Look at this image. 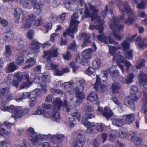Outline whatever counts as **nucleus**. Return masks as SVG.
Masks as SVG:
<instances>
[{"label":"nucleus","mask_w":147,"mask_h":147,"mask_svg":"<svg viewBox=\"0 0 147 147\" xmlns=\"http://www.w3.org/2000/svg\"><path fill=\"white\" fill-rule=\"evenodd\" d=\"M124 19L123 16H120L119 18H114L113 21L110 24V27L112 29V32L109 37L107 38L104 34H102L98 36V39L105 43L108 44L109 42L110 44L118 45V42L115 41L111 37V36H113L117 40H121L123 38L122 34L118 32L121 30L124 27L123 25L120 24L119 22L123 20Z\"/></svg>","instance_id":"f257e3e1"},{"label":"nucleus","mask_w":147,"mask_h":147,"mask_svg":"<svg viewBox=\"0 0 147 147\" xmlns=\"http://www.w3.org/2000/svg\"><path fill=\"white\" fill-rule=\"evenodd\" d=\"M85 16L82 17V19L85 18H90L92 23L90 24L89 29L91 30L94 29L98 30L100 34L102 33L103 31V24L104 23L102 19L98 16V9L90 3L85 4Z\"/></svg>","instance_id":"f03ea898"},{"label":"nucleus","mask_w":147,"mask_h":147,"mask_svg":"<svg viewBox=\"0 0 147 147\" xmlns=\"http://www.w3.org/2000/svg\"><path fill=\"white\" fill-rule=\"evenodd\" d=\"M109 49V53L113 56V60L117 63V65L120 67L123 73L125 71L124 66L122 63L124 64L126 67L127 73L129 69V67L131 66V64L127 60H124L123 57L120 54L119 51H118L116 54L114 53L117 50L120 49L119 46L114 47L111 45L108 46Z\"/></svg>","instance_id":"7ed1b4c3"},{"label":"nucleus","mask_w":147,"mask_h":147,"mask_svg":"<svg viewBox=\"0 0 147 147\" xmlns=\"http://www.w3.org/2000/svg\"><path fill=\"white\" fill-rule=\"evenodd\" d=\"M139 82L141 88L144 90L142 92L144 97L142 101L144 107V113L147 114V74L140 71L138 76Z\"/></svg>","instance_id":"20e7f679"},{"label":"nucleus","mask_w":147,"mask_h":147,"mask_svg":"<svg viewBox=\"0 0 147 147\" xmlns=\"http://www.w3.org/2000/svg\"><path fill=\"white\" fill-rule=\"evenodd\" d=\"M78 17V14L76 13H74L71 16L69 27L63 33V36L64 37H66L67 35H68L72 38H74L73 34L77 31L78 25L80 22L77 20Z\"/></svg>","instance_id":"39448f33"},{"label":"nucleus","mask_w":147,"mask_h":147,"mask_svg":"<svg viewBox=\"0 0 147 147\" xmlns=\"http://www.w3.org/2000/svg\"><path fill=\"white\" fill-rule=\"evenodd\" d=\"M131 96L126 98L125 103L134 110L135 107L134 101L138 99L140 97L142 94L138 91V88L136 86H133L131 87Z\"/></svg>","instance_id":"423d86ee"},{"label":"nucleus","mask_w":147,"mask_h":147,"mask_svg":"<svg viewBox=\"0 0 147 147\" xmlns=\"http://www.w3.org/2000/svg\"><path fill=\"white\" fill-rule=\"evenodd\" d=\"M119 10L123 12H126L128 15V17L127 19L125 21V23L127 24H131L133 23L137 19L133 11L130 9V7L126 2L121 3L119 7Z\"/></svg>","instance_id":"0eeeda50"},{"label":"nucleus","mask_w":147,"mask_h":147,"mask_svg":"<svg viewBox=\"0 0 147 147\" xmlns=\"http://www.w3.org/2000/svg\"><path fill=\"white\" fill-rule=\"evenodd\" d=\"M53 104L54 106L53 108V112L51 115V118L54 121L58 122L60 121V117L59 113L57 110L61 109V108L65 107V106L59 98H56L53 102Z\"/></svg>","instance_id":"6e6552de"},{"label":"nucleus","mask_w":147,"mask_h":147,"mask_svg":"<svg viewBox=\"0 0 147 147\" xmlns=\"http://www.w3.org/2000/svg\"><path fill=\"white\" fill-rule=\"evenodd\" d=\"M27 133L29 135V139L32 142V144L36 145L39 144V141L42 138L40 137V135H38L32 127H30L27 129Z\"/></svg>","instance_id":"1a4fd4ad"},{"label":"nucleus","mask_w":147,"mask_h":147,"mask_svg":"<svg viewBox=\"0 0 147 147\" xmlns=\"http://www.w3.org/2000/svg\"><path fill=\"white\" fill-rule=\"evenodd\" d=\"M64 105L66 109V111L71 112V114L72 116V117H71L75 118V119H76L78 122H79L80 121L81 115L78 111L75 108H71L69 107H67V101L65 100H64Z\"/></svg>","instance_id":"9d476101"},{"label":"nucleus","mask_w":147,"mask_h":147,"mask_svg":"<svg viewBox=\"0 0 147 147\" xmlns=\"http://www.w3.org/2000/svg\"><path fill=\"white\" fill-rule=\"evenodd\" d=\"M9 93V88L6 83L3 82L0 84V99H1Z\"/></svg>","instance_id":"9b49d317"},{"label":"nucleus","mask_w":147,"mask_h":147,"mask_svg":"<svg viewBox=\"0 0 147 147\" xmlns=\"http://www.w3.org/2000/svg\"><path fill=\"white\" fill-rule=\"evenodd\" d=\"M44 55L42 56V57H47L48 61L50 60L51 58L57 57L58 55L57 49L56 48L45 51L44 52Z\"/></svg>","instance_id":"f8f14e48"},{"label":"nucleus","mask_w":147,"mask_h":147,"mask_svg":"<svg viewBox=\"0 0 147 147\" xmlns=\"http://www.w3.org/2000/svg\"><path fill=\"white\" fill-rule=\"evenodd\" d=\"M58 65L54 64L52 62H49L47 64V68L49 70H53L54 74L58 76H62L63 74L58 69Z\"/></svg>","instance_id":"ddd939ff"},{"label":"nucleus","mask_w":147,"mask_h":147,"mask_svg":"<svg viewBox=\"0 0 147 147\" xmlns=\"http://www.w3.org/2000/svg\"><path fill=\"white\" fill-rule=\"evenodd\" d=\"M98 111L100 112H103L102 115L108 120L113 115L112 111L109 107H104V110L102 107H99L98 109Z\"/></svg>","instance_id":"4468645a"},{"label":"nucleus","mask_w":147,"mask_h":147,"mask_svg":"<svg viewBox=\"0 0 147 147\" xmlns=\"http://www.w3.org/2000/svg\"><path fill=\"white\" fill-rule=\"evenodd\" d=\"M26 110H22L21 107H16L15 110L12 114V116L15 118L17 119L21 117L23 115H24L26 113L25 112Z\"/></svg>","instance_id":"2eb2a0df"},{"label":"nucleus","mask_w":147,"mask_h":147,"mask_svg":"<svg viewBox=\"0 0 147 147\" xmlns=\"http://www.w3.org/2000/svg\"><path fill=\"white\" fill-rule=\"evenodd\" d=\"M41 44L35 40H33L30 45V48L34 52L38 53L40 51Z\"/></svg>","instance_id":"dca6fc26"},{"label":"nucleus","mask_w":147,"mask_h":147,"mask_svg":"<svg viewBox=\"0 0 147 147\" xmlns=\"http://www.w3.org/2000/svg\"><path fill=\"white\" fill-rule=\"evenodd\" d=\"M82 123L88 128L87 132L90 134H92L94 131V123H91L88 121H86V119L83 118L81 121Z\"/></svg>","instance_id":"f3484780"},{"label":"nucleus","mask_w":147,"mask_h":147,"mask_svg":"<svg viewBox=\"0 0 147 147\" xmlns=\"http://www.w3.org/2000/svg\"><path fill=\"white\" fill-rule=\"evenodd\" d=\"M82 37L84 38L83 43L81 47H82L88 46L91 43V41L90 39V35L85 33L82 34Z\"/></svg>","instance_id":"a211bd4d"},{"label":"nucleus","mask_w":147,"mask_h":147,"mask_svg":"<svg viewBox=\"0 0 147 147\" xmlns=\"http://www.w3.org/2000/svg\"><path fill=\"white\" fill-rule=\"evenodd\" d=\"M76 97L77 98L76 103L77 105H79L82 102L83 100L85 98V95L83 91L75 92Z\"/></svg>","instance_id":"6ab92c4d"},{"label":"nucleus","mask_w":147,"mask_h":147,"mask_svg":"<svg viewBox=\"0 0 147 147\" xmlns=\"http://www.w3.org/2000/svg\"><path fill=\"white\" fill-rule=\"evenodd\" d=\"M93 52L92 49L90 48L84 51L82 54L83 59H88L91 58V53Z\"/></svg>","instance_id":"aec40b11"},{"label":"nucleus","mask_w":147,"mask_h":147,"mask_svg":"<svg viewBox=\"0 0 147 147\" xmlns=\"http://www.w3.org/2000/svg\"><path fill=\"white\" fill-rule=\"evenodd\" d=\"M34 1L32 4V6L34 4V11L35 14H39L42 11V5L41 4L37 3L36 0Z\"/></svg>","instance_id":"412c9836"},{"label":"nucleus","mask_w":147,"mask_h":147,"mask_svg":"<svg viewBox=\"0 0 147 147\" xmlns=\"http://www.w3.org/2000/svg\"><path fill=\"white\" fill-rule=\"evenodd\" d=\"M20 3L24 8L29 9L32 7V4L34 2V0H20Z\"/></svg>","instance_id":"4be33fe9"},{"label":"nucleus","mask_w":147,"mask_h":147,"mask_svg":"<svg viewBox=\"0 0 147 147\" xmlns=\"http://www.w3.org/2000/svg\"><path fill=\"white\" fill-rule=\"evenodd\" d=\"M23 13L22 9L19 8L13 9L14 19L16 22H18L20 18V16Z\"/></svg>","instance_id":"5701e85b"},{"label":"nucleus","mask_w":147,"mask_h":147,"mask_svg":"<svg viewBox=\"0 0 147 147\" xmlns=\"http://www.w3.org/2000/svg\"><path fill=\"white\" fill-rule=\"evenodd\" d=\"M36 94V90L33 91L31 92H25L23 93L22 96L21 98H19L16 99V100L18 102H20L22 101V100L26 98H29L30 96L32 95H35Z\"/></svg>","instance_id":"b1692460"},{"label":"nucleus","mask_w":147,"mask_h":147,"mask_svg":"<svg viewBox=\"0 0 147 147\" xmlns=\"http://www.w3.org/2000/svg\"><path fill=\"white\" fill-rule=\"evenodd\" d=\"M86 139L85 138H80L78 139L76 143L73 144V147H82L85 144Z\"/></svg>","instance_id":"393cba45"},{"label":"nucleus","mask_w":147,"mask_h":147,"mask_svg":"<svg viewBox=\"0 0 147 147\" xmlns=\"http://www.w3.org/2000/svg\"><path fill=\"white\" fill-rule=\"evenodd\" d=\"M14 36V32L10 31L4 33L3 34V37L7 40L9 41L12 39Z\"/></svg>","instance_id":"a878e982"},{"label":"nucleus","mask_w":147,"mask_h":147,"mask_svg":"<svg viewBox=\"0 0 147 147\" xmlns=\"http://www.w3.org/2000/svg\"><path fill=\"white\" fill-rule=\"evenodd\" d=\"M112 123L113 125L119 127L123 126L125 124V122L123 119H114L112 121Z\"/></svg>","instance_id":"bb28decb"},{"label":"nucleus","mask_w":147,"mask_h":147,"mask_svg":"<svg viewBox=\"0 0 147 147\" xmlns=\"http://www.w3.org/2000/svg\"><path fill=\"white\" fill-rule=\"evenodd\" d=\"M135 115L133 114H129L125 116V123L127 124H130L134 120Z\"/></svg>","instance_id":"cd10ccee"},{"label":"nucleus","mask_w":147,"mask_h":147,"mask_svg":"<svg viewBox=\"0 0 147 147\" xmlns=\"http://www.w3.org/2000/svg\"><path fill=\"white\" fill-rule=\"evenodd\" d=\"M121 86L118 83L113 84L111 88L112 92L113 94H116L118 93V91L121 88Z\"/></svg>","instance_id":"c85d7f7f"},{"label":"nucleus","mask_w":147,"mask_h":147,"mask_svg":"<svg viewBox=\"0 0 147 147\" xmlns=\"http://www.w3.org/2000/svg\"><path fill=\"white\" fill-rule=\"evenodd\" d=\"M98 99L97 94L94 92H91L89 95L87 100L90 102H93Z\"/></svg>","instance_id":"c756f323"},{"label":"nucleus","mask_w":147,"mask_h":147,"mask_svg":"<svg viewBox=\"0 0 147 147\" xmlns=\"http://www.w3.org/2000/svg\"><path fill=\"white\" fill-rule=\"evenodd\" d=\"M16 107L15 106L12 105L10 106H3L1 107V109L3 111H6L11 112L12 114L15 110Z\"/></svg>","instance_id":"7c9ffc66"},{"label":"nucleus","mask_w":147,"mask_h":147,"mask_svg":"<svg viewBox=\"0 0 147 147\" xmlns=\"http://www.w3.org/2000/svg\"><path fill=\"white\" fill-rule=\"evenodd\" d=\"M25 57L24 54L20 53L19 56L17 57L16 61V63L18 65H21L24 63Z\"/></svg>","instance_id":"2f4dec72"},{"label":"nucleus","mask_w":147,"mask_h":147,"mask_svg":"<svg viewBox=\"0 0 147 147\" xmlns=\"http://www.w3.org/2000/svg\"><path fill=\"white\" fill-rule=\"evenodd\" d=\"M36 61V59L33 58H31L28 59L27 60V61L29 63L28 65L24 67V69H25L32 67L35 64Z\"/></svg>","instance_id":"473e14b6"},{"label":"nucleus","mask_w":147,"mask_h":147,"mask_svg":"<svg viewBox=\"0 0 147 147\" xmlns=\"http://www.w3.org/2000/svg\"><path fill=\"white\" fill-rule=\"evenodd\" d=\"M100 61L99 59H95L92 62L93 70L95 71L100 68Z\"/></svg>","instance_id":"72a5a7b5"},{"label":"nucleus","mask_w":147,"mask_h":147,"mask_svg":"<svg viewBox=\"0 0 147 147\" xmlns=\"http://www.w3.org/2000/svg\"><path fill=\"white\" fill-rule=\"evenodd\" d=\"M138 46L140 48L142 49L147 47V38H143L141 42L138 43Z\"/></svg>","instance_id":"f704fd0d"},{"label":"nucleus","mask_w":147,"mask_h":147,"mask_svg":"<svg viewBox=\"0 0 147 147\" xmlns=\"http://www.w3.org/2000/svg\"><path fill=\"white\" fill-rule=\"evenodd\" d=\"M17 68V67L14 62L10 63L7 68L8 72H11L15 71Z\"/></svg>","instance_id":"c9c22d12"},{"label":"nucleus","mask_w":147,"mask_h":147,"mask_svg":"<svg viewBox=\"0 0 147 147\" xmlns=\"http://www.w3.org/2000/svg\"><path fill=\"white\" fill-rule=\"evenodd\" d=\"M130 43L128 41L127 39L124 40L121 43L122 47L124 51L129 49Z\"/></svg>","instance_id":"e433bc0d"},{"label":"nucleus","mask_w":147,"mask_h":147,"mask_svg":"<svg viewBox=\"0 0 147 147\" xmlns=\"http://www.w3.org/2000/svg\"><path fill=\"white\" fill-rule=\"evenodd\" d=\"M94 88L97 91L99 92H103L106 89V86L104 84H98L94 86Z\"/></svg>","instance_id":"4c0bfd02"},{"label":"nucleus","mask_w":147,"mask_h":147,"mask_svg":"<svg viewBox=\"0 0 147 147\" xmlns=\"http://www.w3.org/2000/svg\"><path fill=\"white\" fill-rule=\"evenodd\" d=\"M50 91L51 93L55 95H59L61 96L63 94V92L61 90L53 88H51L50 89Z\"/></svg>","instance_id":"58836bf2"},{"label":"nucleus","mask_w":147,"mask_h":147,"mask_svg":"<svg viewBox=\"0 0 147 147\" xmlns=\"http://www.w3.org/2000/svg\"><path fill=\"white\" fill-rule=\"evenodd\" d=\"M125 54V57L128 59H133V54L132 53L133 50L129 49L127 50Z\"/></svg>","instance_id":"ea45409f"},{"label":"nucleus","mask_w":147,"mask_h":147,"mask_svg":"<svg viewBox=\"0 0 147 147\" xmlns=\"http://www.w3.org/2000/svg\"><path fill=\"white\" fill-rule=\"evenodd\" d=\"M42 107L45 111H50L51 109L52 106L51 105L48 104L43 103L42 104Z\"/></svg>","instance_id":"a19ab883"},{"label":"nucleus","mask_w":147,"mask_h":147,"mask_svg":"<svg viewBox=\"0 0 147 147\" xmlns=\"http://www.w3.org/2000/svg\"><path fill=\"white\" fill-rule=\"evenodd\" d=\"M32 84V83L30 81H26V82H23L22 83L20 86V88L22 89L25 88H27Z\"/></svg>","instance_id":"79ce46f5"},{"label":"nucleus","mask_w":147,"mask_h":147,"mask_svg":"<svg viewBox=\"0 0 147 147\" xmlns=\"http://www.w3.org/2000/svg\"><path fill=\"white\" fill-rule=\"evenodd\" d=\"M14 78L15 79H16L19 82L21 81L23 78L22 73H21L18 72L16 73L15 75Z\"/></svg>","instance_id":"37998d69"},{"label":"nucleus","mask_w":147,"mask_h":147,"mask_svg":"<svg viewBox=\"0 0 147 147\" xmlns=\"http://www.w3.org/2000/svg\"><path fill=\"white\" fill-rule=\"evenodd\" d=\"M117 132L115 130H112L110 132L109 135V139L112 140L113 139L115 138L117 135Z\"/></svg>","instance_id":"c03bdc74"},{"label":"nucleus","mask_w":147,"mask_h":147,"mask_svg":"<svg viewBox=\"0 0 147 147\" xmlns=\"http://www.w3.org/2000/svg\"><path fill=\"white\" fill-rule=\"evenodd\" d=\"M36 96H32L31 98L29 99V106L30 107H33L36 102Z\"/></svg>","instance_id":"a18cd8bd"},{"label":"nucleus","mask_w":147,"mask_h":147,"mask_svg":"<svg viewBox=\"0 0 147 147\" xmlns=\"http://www.w3.org/2000/svg\"><path fill=\"white\" fill-rule=\"evenodd\" d=\"M13 96L11 94H9V95H7L4 98H2V100L3 103H6L9 102L12 98Z\"/></svg>","instance_id":"49530a36"},{"label":"nucleus","mask_w":147,"mask_h":147,"mask_svg":"<svg viewBox=\"0 0 147 147\" xmlns=\"http://www.w3.org/2000/svg\"><path fill=\"white\" fill-rule=\"evenodd\" d=\"M135 141H134L135 142L136 147H139L141 146V145H143L141 144L142 141L140 138L139 137H136L135 138Z\"/></svg>","instance_id":"de8ad7c7"},{"label":"nucleus","mask_w":147,"mask_h":147,"mask_svg":"<svg viewBox=\"0 0 147 147\" xmlns=\"http://www.w3.org/2000/svg\"><path fill=\"white\" fill-rule=\"evenodd\" d=\"M65 6L66 9H68L69 7V5L71 3H76L77 2L76 0H66L65 1Z\"/></svg>","instance_id":"09e8293b"},{"label":"nucleus","mask_w":147,"mask_h":147,"mask_svg":"<svg viewBox=\"0 0 147 147\" xmlns=\"http://www.w3.org/2000/svg\"><path fill=\"white\" fill-rule=\"evenodd\" d=\"M94 70L92 67H89L86 71V74L88 76H90L91 75L93 74L95 75V73L94 72Z\"/></svg>","instance_id":"8fccbe9b"},{"label":"nucleus","mask_w":147,"mask_h":147,"mask_svg":"<svg viewBox=\"0 0 147 147\" xmlns=\"http://www.w3.org/2000/svg\"><path fill=\"white\" fill-rule=\"evenodd\" d=\"M100 142V140L99 137L96 138L92 142L93 147H99Z\"/></svg>","instance_id":"3c124183"},{"label":"nucleus","mask_w":147,"mask_h":147,"mask_svg":"<svg viewBox=\"0 0 147 147\" xmlns=\"http://www.w3.org/2000/svg\"><path fill=\"white\" fill-rule=\"evenodd\" d=\"M66 16V13H63L61 15L59 16L57 18V20L60 23H61L65 20V17Z\"/></svg>","instance_id":"603ef678"},{"label":"nucleus","mask_w":147,"mask_h":147,"mask_svg":"<svg viewBox=\"0 0 147 147\" xmlns=\"http://www.w3.org/2000/svg\"><path fill=\"white\" fill-rule=\"evenodd\" d=\"M46 83L40 82L39 85L42 88V91L44 93H45L47 92Z\"/></svg>","instance_id":"864d4df0"},{"label":"nucleus","mask_w":147,"mask_h":147,"mask_svg":"<svg viewBox=\"0 0 147 147\" xmlns=\"http://www.w3.org/2000/svg\"><path fill=\"white\" fill-rule=\"evenodd\" d=\"M134 76L132 74L129 75L128 77L126 79V83L127 84H129L133 82V79Z\"/></svg>","instance_id":"5fc2aeb1"},{"label":"nucleus","mask_w":147,"mask_h":147,"mask_svg":"<svg viewBox=\"0 0 147 147\" xmlns=\"http://www.w3.org/2000/svg\"><path fill=\"white\" fill-rule=\"evenodd\" d=\"M63 56L65 59L69 60L71 57V52L67 51L65 54L63 55Z\"/></svg>","instance_id":"6e6d98bb"},{"label":"nucleus","mask_w":147,"mask_h":147,"mask_svg":"<svg viewBox=\"0 0 147 147\" xmlns=\"http://www.w3.org/2000/svg\"><path fill=\"white\" fill-rule=\"evenodd\" d=\"M94 110L93 107L90 105L87 104L85 107V113L90 112Z\"/></svg>","instance_id":"4d7b16f0"},{"label":"nucleus","mask_w":147,"mask_h":147,"mask_svg":"<svg viewBox=\"0 0 147 147\" xmlns=\"http://www.w3.org/2000/svg\"><path fill=\"white\" fill-rule=\"evenodd\" d=\"M5 48L6 53L5 55L6 57H8L9 55H11L12 52L9 45L6 46Z\"/></svg>","instance_id":"13d9d810"},{"label":"nucleus","mask_w":147,"mask_h":147,"mask_svg":"<svg viewBox=\"0 0 147 147\" xmlns=\"http://www.w3.org/2000/svg\"><path fill=\"white\" fill-rule=\"evenodd\" d=\"M69 121L70 126L71 127H73L76 124L77 122L76 119L73 117H69Z\"/></svg>","instance_id":"bf43d9fd"},{"label":"nucleus","mask_w":147,"mask_h":147,"mask_svg":"<svg viewBox=\"0 0 147 147\" xmlns=\"http://www.w3.org/2000/svg\"><path fill=\"white\" fill-rule=\"evenodd\" d=\"M44 112L42 106H40L38 108L37 111L35 112L34 114L38 115L42 114Z\"/></svg>","instance_id":"052dcab7"},{"label":"nucleus","mask_w":147,"mask_h":147,"mask_svg":"<svg viewBox=\"0 0 147 147\" xmlns=\"http://www.w3.org/2000/svg\"><path fill=\"white\" fill-rule=\"evenodd\" d=\"M9 134V132L1 127V125L0 124V135H3V134H5L8 135Z\"/></svg>","instance_id":"680f3d73"},{"label":"nucleus","mask_w":147,"mask_h":147,"mask_svg":"<svg viewBox=\"0 0 147 147\" xmlns=\"http://www.w3.org/2000/svg\"><path fill=\"white\" fill-rule=\"evenodd\" d=\"M147 5V1H142V2L137 5V7L139 9H144L145 5Z\"/></svg>","instance_id":"e2e57ef3"},{"label":"nucleus","mask_w":147,"mask_h":147,"mask_svg":"<svg viewBox=\"0 0 147 147\" xmlns=\"http://www.w3.org/2000/svg\"><path fill=\"white\" fill-rule=\"evenodd\" d=\"M59 34V33H54L51 35L50 40L52 42H54L55 39L58 37Z\"/></svg>","instance_id":"0e129e2a"},{"label":"nucleus","mask_w":147,"mask_h":147,"mask_svg":"<svg viewBox=\"0 0 147 147\" xmlns=\"http://www.w3.org/2000/svg\"><path fill=\"white\" fill-rule=\"evenodd\" d=\"M26 42L20 40L18 42V45L19 47V48H17V50H19L26 45Z\"/></svg>","instance_id":"69168bd1"},{"label":"nucleus","mask_w":147,"mask_h":147,"mask_svg":"<svg viewBox=\"0 0 147 147\" xmlns=\"http://www.w3.org/2000/svg\"><path fill=\"white\" fill-rule=\"evenodd\" d=\"M36 18V16L33 14H30L28 16L27 21L31 22L34 20Z\"/></svg>","instance_id":"338daca9"},{"label":"nucleus","mask_w":147,"mask_h":147,"mask_svg":"<svg viewBox=\"0 0 147 147\" xmlns=\"http://www.w3.org/2000/svg\"><path fill=\"white\" fill-rule=\"evenodd\" d=\"M84 87L82 86L78 85L74 89L75 92L77 91L78 92L83 91Z\"/></svg>","instance_id":"774afa93"}]
</instances>
